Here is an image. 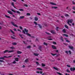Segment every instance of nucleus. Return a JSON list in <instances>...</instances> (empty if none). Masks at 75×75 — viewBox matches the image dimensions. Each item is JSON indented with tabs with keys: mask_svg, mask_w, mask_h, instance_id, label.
<instances>
[{
	"mask_svg": "<svg viewBox=\"0 0 75 75\" xmlns=\"http://www.w3.org/2000/svg\"><path fill=\"white\" fill-rule=\"evenodd\" d=\"M5 17H7V18H11V17H10V16H7L6 15H5Z\"/></svg>",
	"mask_w": 75,
	"mask_h": 75,
	"instance_id": "obj_22",
	"label": "nucleus"
},
{
	"mask_svg": "<svg viewBox=\"0 0 75 75\" xmlns=\"http://www.w3.org/2000/svg\"><path fill=\"white\" fill-rule=\"evenodd\" d=\"M11 64H16V62L14 60L12 63H11Z\"/></svg>",
	"mask_w": 75,
	"mask_h": 75,
	"instance_id": "obj_32",
	"label": "nucleus"
},
{
	"mask_svg": "<svg viewBox=\"0 0 75 75\" xmlns=\"http://www.w3.org/2000/svg\"><path fill=\"white\" fill-rule=\"evenodd\" d=\"M4 58H8V57H7L6 56H4Z\"/></svg>",
	"mask_w": 75,
	"mask_h": 75,
	"instance_id": "obj_48",
	"label": "nucleus"
},
{
	"mask_svg": "<svg viewBox=\"0 0 75 75\" xmlns=\"http://www.w3.org/2000/svg\"><path fill=\"white\" fill-rule=\"evenodd\" d=\"M37 69H39V70H40V71H42V69L40 68H37Z\"/></svg>",
	"mask_w": 75,
	"mask_h": 75,
	"instance_id": "obj_33",
	"label": "nucleus"
},
{
	"mask_svg": "<svg viewBox=\"0 0 75 75\" xmlns=\"http://www.w3.org/2000/svg\"><path fill=\"white\" fill-rule=\"evenodd\" d=\"M66 42H70V41L68 40H67L66 41Z\"/></svg>",
	"mask_w": 75,
	"mask_h": 75,
	"instance_id": "obj_51",
	"label": "nucleus"
},
{
	"mask_svg": "<svg viewBox=\"0 0 75 75\" xmlns=\"http://www.w3.org/2000/svg\"><path fill=\"white\" fill-rule=\"evenodd\" d=\"M11 33H13V34H14L15 33L13 31H12V30H11Z\"/></svg>",
	"mask_w": 75,
	"mask_h": 75,
	"instance_id": "obj_47",
	"label": "nucleus"
},
{
	"mask_svg": "<svg viewBox=\"0 0 75 75\" xmlns=\"http://www.w3.org/2000/svg\"><path fill=\"white\" fill-rule=\"evenodd\" d=\"M10 48H11V49H12V50H14V47H11Z\"/></svg>",
	"mask_w": 75,
	"mask_h": 75,
	"instance_id": "obj_44",
	"label": "nucleus"
},
{
	"mask_svg": "<svg viewBox=\"0 0 75 75\" xmlns=\"http://www.w3.org/2000/svg\"><path fill=\"white\" fill-rule=\"evenodd\" d=\"M63 36H64L65 37H68V35L67 34H63Z\"/></svg>",
	"mask_w": 75,
	"mask_h": 75,
	"instance_id": "obj_15",
	"label": "nucleus"
},
{
	"mask_svg": "<svg viewBox=\"0 0 75 75\" xmlns=\"http://www.w3.org/2000/svg\"><path fill=\"white\" fill-rule=\"evenodd\" d=\"M43 44H44V45H46V46H47V45H48V44H47V43H46V42H44Z\"/></svg>",
	"mask_w": 75,
	"mask_h": 75,
	"instance_id": "obj_27",
	"label": "nucleus"
},
{
	"mask_svg": "<svg viewBox=\"0 0 75 75\" xmlns=\"http://www.w3.org/2000/svg\"><path fill=\"white\" fill-rule=\"evenodd\" d=\"M37 14L39 16H41V14L40 13H37Z\"/></svg>",
	"mask_w": 75,
	"mask_h": 75,
	"instance_id": "obj_56",
	"label": "nucleus"
},
{
	"mask_svg": "<svg viewBox=\"0 0 75 75\" xmlns=\"http://www.w3.org/2000/svg\"><path fill=\"white\" fill-rule=\"evenodd\" d=\"M27 48H31V46H27Z\"/></svg>",
	"mask_w": 75,
	"mask_h": 75,
	"instance_id": "obj_39",
	"label": "nucleus"
},
{
	"mask_svg": "<svg viewBox=\"0 0 75 75\" xmlns=\"http://www.w3.org/2000/svg\"><path fill=\"white\" fill-rule=\"evenodd\" d=\"M67 67H71V66L70 65H67Z\"/></svg>",
	"mask_w": 75,
	"mask_h": 75,
	"instance_id": "obj_58",
	"label": "nucleus"
},
{
	"mask_svg": "<svg viewBox=\"0 0 75 75\" xmlns=\"http://www.w3.org/2000/svg\"><path fill=\"white\" fill-rule=\"evenodd\" d=\"M51 33H52V34H55V31L51 30Z\"/></svg>",
	"mask_w": 75,
	"mask_h": 75,
	"instance_id": "obj_20",
	"label": "nucleus"
},
{
	"mask_svg": "<svg viewBox=\"0 0 75 75\" xmlns=\"http://www.w3.org/2000/svg\"><path fill=\"white\" fill-rule=\"evenodd\" d=\"M52 43L53 44H54L55 45H57V43L55 42H53Z\"/></svg>",
	"mask_w": 75,
	"mask_h": 75,
	"instance_id": "obj_35",
	"label": "nucleus"
},
{
	"mask_svg": "<svg viewBox=\"0 0 75 75\" xmlns=\"http://www.w3.org/2000/svg\"><path fill=\"white\" fill-rule=\"evenodd\" d=\"M50 4H52V5H53L54 6H56V5H57V4L53 3V2H51L50 3Z\"/></svg>",
	"mask_w": 75,
	"mask_h": 75,
	"instance_id": "obj_8",
	"label": "nucleus"
},
{
	"mask_svg": "<svg viewBox=\"0 0 75 75\" xmlns=\"http://www.w3.org/2000/svg\"><path fill=\"white\" fill-rule=\"evenodd\" d=\"M11 4L12 6H13L14 5V2H12V3Z\"/></svg>",
	"mask_w": 75,
	"mask_h": 75,
	"instance_id": "obj_61",
	"label": "nucleus"
},
{
	"mask_svg": "<svg viewBox=\"0 0 75 75\" xmlns=\"http://www.w3.org/2000/svg\"><path fill=\"white\" fill-rule=\"evenodd\" d=\"M58 28H59V27H57L56 28V30H57V31H58Z\"/></svg>",
	"mask_w": 75,
	"mask_h": 75,
	"instance_id": "obj_40",
	"label": "nucleus"
},
{
	"mask_svg": "<svg viewBox=\"0 0 75 75\" xmlns=\"http://www.w3.org/2000/svg\"><path fill=\"white\" fill-rule=\"evenodd\" d=\"M20 11H24V10L23 9H19Z\"/></svg>",
	"mask_w": 75,
	"mask_h": 75,
	"instance_id": "obj_43",
	"label": "nucleus"
},
{
	"mask_svg": "<svg viewBox=\"0 0 75 75\" xmlns=\"http://www.w3.org/2000/svg\"><path fill=\"white\" fill-rule=\"evenodd\" d=\"M57 74H58L59 75H62L61 73H59V72H57Z\"/></svg>",
	"mask_w": 75,
	"mask_h": 75,
	"instance_id": "obj_31",
	"label": "nucleus"
},
{
	"mask_svg": "<svg viewBox=\"0 0 75 75\" xmlns=\"http://www.w3.org/2000/svg\"><path fill=\"white\" fill-rule=\"evenodd\" d=\"M36 63L37 65H40V64H39V63H38V62H36Z\"/></svg>",
	"mask_w": 75,
	"mask_h": 75,
	"instance_id": "obj_30",
	"label": "nucleus"
},
{
	"mask_svg": "<svg viewBox=\"0 0 75 75\" xmlns=\"http://www.w3.org/2000/svg\"><path fill=\"white\" fill-rule=\"evenodd\" d=\"M64 27H65V28H67V29H68V26L67 25H64Z\"/></svg>",
	"mask_w": 75,
	"mask_h": 75,
	"instance_id": "obj_25",
	"label": "nucleus"
},
{
	"mask_svg": "<svg viewBox=\"0 0 75 75\" xmlns=\"http://www.w3.org/2000/svg\"><path fill=\"white\" fill-rule=\"evenodd\" d=\"M66 71L67 72H69V73H71V71H70V70H68V69H67V70Z\"/></svg>",
	"mask_w": 75,
	"mask_h": 75,
	"instance_id": "obj_23",
	"label": "nucleus"
},
{
	"mask_svg": "<svg viewBox=\"0 0 75 75\" xmlns=\"http://www.w3.org/2000/svg\"><path fill=\"white\" fill-rule=\"evenodd\" d=\"M69 53L70 55H71V54H72V52H71V51L70 50L69 51Z\"/></svg>",
	"mask_w": 75,
	"mask_h": 75,
	"instance_id": "obj_45",
	"label": "nucleus"
},
{
	"mask_svg": "<svg viewBox=\"0 0 75 75\" xmlns=\"http://www.w3.org/2000/svg\"><path fill=\"white\" fill-rule=\"evenodd\" d=\"M22 32H23V34H26V33H25V32L24 31V30H22Z\"/></svg>",
	"mask_w": 75,
	"mask_h": 75,
	"instance_id": "obj_34",
	"label": "nucleus"
},
{
	"mask_svg": "<svg viewBox=\"0 0 75 75\" xmlns=\"http://www.w3.org/2000/svg\"><path fill=\"white\" fill-rule=\"evenodd\" d=\"M46 75V73H44L42 74V75Z\"/></svg>",
	"mask_w": 75,
	"mask_h": 75,
	"instance_id": "obj_59",
	"label": "nucleus"
},
{
	"mask_svg": "<svg viewBox=\"0 0 75 75\" xmlns=\"http://www.w3.org/2000/svg\"><path fill=\"white\" fill-rule=\"evenodd\" d=\"M52 47L53 48V49H54V50H56L57 49V48L54 45H53L52 46Z\"/></svg>",
	"mask_w": 75,
	"mask_h": 75,
	"instance_id": "obj_10",
	"label": "nucleus"
},
{
	"mask_svg": "<svg viewBox=\"0 0 75 75\" xmlns=\"http://www.w3.org/2000/svg\"><path fill=\"white\" fill-rule=\"evenodd\" d=\"M26 15H27V16H30L31 14L29 13H27L26 14Z\"/></svg>",
	"mask_w": 75,
	"mask_h": 75,
	"instance_id": "obj_42",
	"label": "nucleus"
},
{
	"mask_svg": "<svg viewBox=\"0 0 75 75\" xmlns=\"http://www.w3.org/2000/svg\"><path fill=\"white\" fill-rule=\"evenodd\" d=\"M68 21H69V22L70 23H72V21H73V20H72V19H69L68 20Z\"/></svg>",
	"mask_w": 75,
	"mask_h": 75,
	"instance_id": "obj_7",
	"label": "nucleus"
},
{
	"mask_svg": "<svg viewBox=\"0 0 75 75\" xmlns=\"http://www.w3.org/2000/svg\"><path fill=\"white\" fill-rule=\"evenodd\" d=\"M53 68L54 69H55V70H57V71H58V70H59L57 68L55 67H53Z\"/></svg>",
	"mask_w": 75,
	"mask_h": 75,
	"instance_id": "obj_19",
	"label": "nucleus"
},
{
	"mask_svg": "<svg viewBox=\"0 0 75 75\" xmlns=\"http://www.w3.org/2000/svg\"><path fill=\"white\" fill-rule=\"evenodd\" d=\"M24 31H25V32H26V35H28V36H31V35L28 33V30H27V29H26V28H25Z\"/></svg>",
	"mask_w": 75,
	"mask_h": 75,
	"instance_id": "obj_2",
	"label": "nucleus"
},
{
	"mask_svg": "<svg viewBox=\"0 0 75 75\" xmlns=\"http://www.w3.org/2000/svg\"><path fill=\"white\" fill-rule=\"evenodd\" d=\"M34 23L35 24V25H38V26L40 28H42V26L40 24H37V22H36L35 21L34 22Z\"/></svg>",
	"mask_w": 75,
	"mask_h": 75,
	"instance_id": "obj_3",
	"label": "nucleus"
},
{
	"mask_svg": "<svg viewBox=\"0 0 75 75\" xmlns=\"http://www.w3.org/2000/svg\"><path fill=\"white\" fill-rule=\"evenodd\" d=\"M69 48L70 49H71V50H72V49H74V47L72 46H69Z\"/></svg>",
	"mask_w": 75,
	"mask_h": 75,
	"instance_id": "obj_14",
	"label": "nucleus"
},
{
	"mask_svg": "<svg viewBox=\"0 0 75 75\" xmlns=\"http://www.w3.org/2000/svg\"><path fill=\"white\" fill-rule=\"evenodd\" d=\"M72 7H73L72 9H73V10H75V7L73 6Z\"/></svg>",
	"mask_w": 75,
	"mask_h": 75,
	"instance_id": "obj_54",
	"label": "nucleus"
},
{
	"mask_svg": "<svg viewBox=\"0 0 75 75\" xmlns=\"http://www.w3.org/2000/svg\"><path fill=\"white\" fill-rule=\"evenodd\" d=\"M36 73H37L38 74H40V71H36Z\"/></svg>",
	"mask_w": 75,
	"mask_h": 75,
	"instance_id": "obj_63",
	"label": "nucleus"
},
{
	"mask_svg": "<svg viewBox=\"0 0 75 75\" xmlns=\"http://www.w3.org/2000/svg\"><path fill=\"white\" fill-rule=\"evenodd\" d=\"M35 21H38V18L36 16L35 17Z\"/></svg>",
	"mask_w": 75,
	"mask_h": 75,
	"instance_id": "obj_12",
	"label": "nucleus"
},
{
	"mask_svg": "<svg viewBox=\"0 0 75 75\" xmlns=\"http://www.w3.org/2000/svg\"><path fill=\"white\" fill-rule=\"evenodd\" d=\"M15 60L16 61H18V58H15Z\"/></svg>",
	"mask_w": 75,
	"mask_h": 75,
	"instance_id": "obj_29",
	"label": "nucleus"
},
{
	"mask_svg": "<svg viewBox=\"0 0 75 75\" xmlns=\"http://www.w3.org/2000/svg\"><path fill=\"white\" fill-rule=\"evenodd\" d=\"M14 50H11V51H9L8 50H5L3 52L4 53H10L11 52H14Z\"/></svg>",
	"mask_w": 75,
	"mask_h": 75,
	"instance_id": "obj_1",
	"label": "nucleus"
},
{
	"mask_svg": "<svg viewBox=\"0 0 75 75\" xmlns=\"http://www.w3.org/2000/svg\"><path fill=\"white\" fill-rule=\"evenodd\" d=\"M24 18V16H20L19 18H20V19H23V18Z\"/></svg>",
	"mask_w": 75,
	"mask_h": 75,
	"instance_id": "obj_16",
	"label": "nucleus"
},
{
	"mask_svg": "<svg viewBox=\"0 0 75 75\" xmlns=\"http://www.w3.org/2000/svg\"><path fill=\"white\" fill-rule=\"evenodd\" d=\"M62 31L64 33H66V30H65V29H64L62 30Z\"/></svg>",
	"mask_w": 75,
	"mask_h": 75,
	"instance_id": "obj_21",
	"label": "nucleus"
},
{
	"mask_svg": "<svg viewBox=\"0 0 75 75\" xmlns=\"http://www.w3.org/2000/svg\"><path fill=\"white\" fill-rule=\"evenodd\" d=\"M19 28H20V29H21V30H23V28H23V27L21 26H19Z\"/></svg>",
	"mask_w": 75,
	"mask_h": 75,
	"instance_id": "obj_46",
	"label": "nucleus"
},
{
	"mask_svg": "<svg viewBox=\"0 0 75 75\" xmlns=\"http://www.w3.org/2000/svg\"><path fill=\"white\" fill-rule=\"evenodd\" d=\"M8 12L9 14H11V15H13V13L11 12V11H8Z\"/></svg>",
	"mask_w": 75,
	"mask_h": 75,
	"instance_id": "obj_9",
	"label": "nucleus"
},
{
	"mask_svg": "<svg viewBox=\"0 0 75 75\" xmlns=\"http://www.w3.org/2000/svg\"><path fill=\"white\" fill-rule=\"evenodd\" d=\"M4 62V61L3 60H0V62Z\"/></svg>",
	"mask_w": 75,
	"mask_h": 75,
	"instance_id": "obj_50",
	"label": "nucleus"
},
{
	"mask_svg": "<svg viewBox=\"0 0 75 75\" xmlns=\"http://www.w3.org/2000/svg\"><path fill=\"white\" fill-rule=\"evenodd\" d=\"M11 57H12V56H10L8 57V58H11Z\"/></svg>",
	"mask_w": 75,
	"mask_h": 75,
	"instance_id": "obj_62",
	"label": "nucleus"
},
{
	"mask_svg": "<svg viewBox=\"0 0 75 75\" xmlns=\"http://www.w3.org/2000/svg\"><path fill=\"white\" fill-rule=\"evenodd\" d=\"M45 33L46 34H47L48 35H51L50 33H48V32H45Z\"/></svg>",
	"mask_w": 75,
	"mask_h": 75,
	"instance_id": "obj_38",
	"label": "nucleus"
},
{
	"mask_svg": "<svg viewBox=\"0 0 75 75\" xmlns=\"http://www.w3.org/2000/svg\"><path fill=\"white\" fill-rule=\"evenodd\" d=\"M51 8H54V9H57V8H58V7L56 6H52Z\"/></svg>",
	"mask_w": 75,
	"mask_h": 75,
	"instance_id": "obj_13",
	"label": "nucleus"
},
{
	"mask_svg": "<svg viewBox=\"0 0 75 75\" xmlns=\"http://www.w3.org/2000/svg\"><path fill=\"white\" fill-rule=\"evenodd\" d=\"M17 54H22V52L19 51H17Z\"/></svg>",
	"mask_w": 75,
	"mask_h": 75,
	"instance_id": "obj_11",
	"label": "nucleus"
},
{
	"mask_svg": "<svg viewBox=\"0 0 75 75\" xmlns=\"http://www.w3.org/2000/svg\"><path fill=\"white\" fill-rule=\"evenodd\" d=\"M0 24L1 25H3V22H0Z\"/></svg>",
	"mask_w": 75,
	"mask_h": 75,
	"instance_id": "obj_41",
	"label": "nucleus"
},
{
	"mask_svg": "<svg viewBox=\"0 0 75 75\" xmlns=\"http://www.w3.org/2000/svg\"><path fill=\"white\" fill-rule=\"evenodd\" d=\"M44 68L45 69H48V67H44Z\"/></svg>",
	"mask_w": 75,
	"mask_h": 75,
	"instance_id": "obj_53",
	"label": "nucleus"
},
{
	"mask_svg": "<svg viewBox=\"0 0 75 75\" xmlns=\"http://www.w3.org/2000/svg\"><path fill=\"white\" fill-rule=\"evenodd\" d=\"M23 35H21V34H19V36L21 37H22V36H23Z\"/></svg>",
	"mask_w": 75,
	"mask_h": 75,
	"instance_id": "obj_57",
	"label": "nucleus"
},
{
	"mask_svg": "<svg viewBox=\"0 0 75 75\" xmlns=\"http://www.w3.org/2000/svg\"><path fill=\"white\" fill-rule=\"evenodd\" d=\"M72 3L73 4H75V2H74V1H73L72 2Z\"/></svg>",
	"mask_w": 75,
	"mask_h": 75,
	"instance_id": "obj_64",
	"label": "nucleus"
},
{
	"mask_svg": "<svg viewBox=\"0 0 75 75\" xmlns=\"http://www.w3.org/2000/svg\"><path fill=\"white\" fill-rule=\"evenodd\" d=\"M1 59H3V60H4V57H1Z\"/></svg>",
	"mask_w": 75,
	"mask_h": 75,
	"instance_id": "obj_37",
	"label": "nucleus"
},
{
	"mask_svg": "<svg viewBox=\"0 0 75 75\" xmlns=\"http://www.w3.org/2000/svg\"><path fill=\"white\" fill-rule=\"evenodd\" d=\"M70 70L71 71H73L74 72L75 70V67H71L70 68Z\"/></svg>",
	"mask_w": 75,
	"mask_h": 75,
	"instance_id": "obj_6",
	"label": "nucleus"
},
{
	"mask_svg": "<svg viewBox=\"0 0 75 75\" xmlns=\"http://www.w3.org/2000/svg\"><path fill=\"white\" fill-rule=\"evenodd\" d=\"M24 6H25V7H28V5L27 4H25L24 5Z\"/></svg>",
	"mask_w": 75,
	"mask_h": 75,
	"instance_id": "obj_60",
	"label": "nucleus"
},
{
	"mask_svg": "<svg viewBox=\"0 0 75 75\" xmlns=\"http://www.w3.org/2000/svg\"><path fill=\"white\" fill-rule=\"evenodd\" d=\"M65 16V17H69V15H68V14H66L65 15H64Z\"/></svg>",
	"mask_w": 75,
	"mask_h": 75,
	"instance_id": "obj_26",
	"label": "nucleus"
},
{
	"mask_svg": "<svg viewBox=\"0 0 75 75\" xmlns=\"http://www.w3.org/2000/svg\"><path fill=\"white\" fill-rule=\"evenodd\" d=\"M27 61H28V59H26L25 61V62H27Z\"/></svg>",
	"mask_w": 75,
	"mask_h": 75,
	"instance_id": "obj_52",
	"label": "nucleus"
},
{
	"mask_svg": "<svg viewBox=\"0 0 75 75\" xmlns=\"http://www.w3.org/2000/svg\"><path fill=\"white\" fill-rule=\"evenodd\" d=\"M11 23L12 24V25H13V26H14V27H18V26H17V25H16L14 24V22H11Z\"/></svg>",
	"mask_w": 75,
	"mask_h": 75,
	"instance_id": "obj_5",
	"label": "nucleus"
},
{
	"mask_svg": "<svg viewBox=\"0 0 75 75\" xmlns=\"http://www.w3.org/2000/svg\"><path fill=\"white\" fill-rule=\"evenodd\" d=\"M11 10L12 11H13V12H14V13H16L17 14H20V12L18 11H16L14 10H13V9H11Z\"/></svg>",
	"mask_w": 75,
	"mask_h": 75,
	"instance_id": "obj_4",
	"label": "nucleus"
},
{
	"mask_svg": "<svg viewBox=\"0 0 75 75\" xmlns=\"http://www.w3.org/2000/svg\"><path fill=\"white\" fill-rule=\"evenodd\" d=\"M42 67H45V64H44V63H42Z\"/></svg>",
	"mask_w": 75,
	"mask_h": 75,
	"instance_id": "obj_28",
	"label": "nucleus"
},
{
	"mask_svg": "<svg viewBox=\"0 0 75 75\" xmlns=\"http://www.w3.org/2000/svg\"><path fill=\"white\" fill-rule=\"evenodd\" d=\"M65 52L66 53V54H68V51H65Z\"/></svg>",
	"mask_w": 75,
	"mask_h": 75,
	"instance_id": "obj_55",
	"label": "nucleus"
},
{
	"mask_svg": "<svg viewBox=\"0 0 75 75\" xmlns=\"http://www.w3.org/2000/svg\"><path fill=\"white\" fill-rule=\"evenodd\" d=\"M61 40L62 41L64 42V40H63V37H62L61 36L60 37Z\"/></svg>",
	"mask_w": 75,
	"mask_h": 75,
	"instance_id": "obj_24",
	"label": "nucleus"
},
{
	"mask_svg": "<svg viewBox=\"0 0 75 75\" xmlns=\"http://www.w3.org/2000/svg\"><path fill=\"white\" fill-rule=\"evenodd\" d=\"M34 55H35V56H38L39 55V54H37L36 53H34Z\"/></svg>",
	"mask_w": 75,
	"mask_h": 75,
	"instance_id": "obj_36",
	"label": "nucleus"
},
{
	"mask_svg": "<svg viewBox=\"0 0 75 75\" xmlns=\"http://www.w3.org/2000/svg\"><path fill=\"white\" fill-rule=\"evenodd\" d=\"M17 43L16 42H13L12 43V44L13 45H17Z\"/></svg>",
	"mask_w": 75,
	"mask_h": 75,
	"instance_id": "obj_17",
	"label": "nucleus"
},
{
	"mask_svg": "<svg viewBox=\"0 0 75 75\" xmlns=\"http://www.w3.org/2000/svg\"><path fill=\"white\" fill-rule=\"evenodd\" d=\"M39 50H40V51H41V48H42V47L41 46H40L39 47Z\"/></svg>",
	"mask_w": 75,
	"mask_h": 75,
	"instance_id": "obj_18",
	"label": "nucleus"
},
{
	"mask_svg": "<svg viewBox=\"0 0 75 75\" xmlns=\"http://www.w3.org/2000/svg\"><path fill=\"white\" fill-rule=\"evenodd\" d=\"M11 38H12V39H16V38H14V37L13 36H11Z\"/></svg>",
	"mask_w": 75,
	"mask_h": 75,
	"instance_id": "obj_49",
	"label": "nucleus"
}]
</instances>
